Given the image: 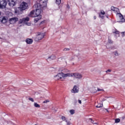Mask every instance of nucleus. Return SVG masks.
Wrapping results in <instances>:
<instances>
[{
	"mask_svg": "<svg viewBox=\"0 0 125 125\" xmlns=\"http://www.w3.org/2000/svg\"><path fill=\"white\" fill-rule=\"evenodd\" d=\"M42 3H44L43 5H42ZM46 4V2H44V0H41L40 3L37 4V8L36 9L35 15V11H32L30 12L29 16L30 17H36L37 16H42L41 13L42 12V7H43V5Z\"/></svg>",
	"mask_w": 125,
	"mask_h": 125,
	"instance_id": "obj_1",
	"label": "nucleus"
},
{
	"mask_svg": "<svg viewBox=\"0 0 125 125\" xmlns=\"http://www.w3.org/2000/svg\"><path fill=\"white\" fill-rule=\"evenodd\" d=\"M60 72H61V74L63 75V79H66V78L71 77V74L72 73H70V70L64 68H61L59 69Z\"/></svg>",
	"mask_w": 125,
	"mask_h": 125,
	"instance_id": "obj_2",
	"label": "nucleus"
},
{
	"mask_svg": "<svg viewBox=\"0 0 125 125\" xmlns=\"http://www.w3.org/2000/svg\"><path fill=\"white\" fill-rule=\"evenodd\" d=\"M44 38V33H38V35L34 38L35 42H39Z\"/></svg>",
	"mask_w": 125,
	"mask_h": 125,
	"instance_id": "obj_3",
	"label": "nucleus"
},
{
	"mask_svg": "<svg viewBox=\"0 0 125 125\" xmlns=\"http://www.w3.org/2000/svg\"><path fill=\"white\" fill-rule=\"evenodd\" d=\"M71 76L70 77H72L73 78H75V79H82L83 78V75L82 74L79 73H71Z\"/></svg>",
	"mask_w": 125,
	"mask_h": 125,
	"instance_id": "obj_4",
	"label": "nucleus"
},
{
	"mask_svg": "<svg viewBox=\"0 0 125 125\" xmlns=\"http://www.w3.org/2000/svg\"><path fill=\"white\" fill-rule=\"evenodd\" d=\"M7 4L6 0H0V8H5Z\"/></svg>",
	"mask_w": 125,
	"mask_h": 125,
	"instance_id": "obj_5",
	"label": "nucleus"
},
{
	"mask_svg": "<svg viewBox=\"0 0 125 125\" xmlns=\"http://www.w3.org/2000/svg\"><path fill=\"white\" fill-rule=\"evenodd\" d=\"M29 20V17L23 18V19L19 20V24H22V23H27V22H28Z\"/></svg>",
	"mask_w": 125,
	"mask_h": 125,
	"instance_id": "obj_6",
	"label": "nucleus"
},
{
	"mask_svg": "<svg viewBox=\"0 0 125 125\" xmlns=\"http://www.w3.org/2000/svg\"><path fill=\"white\" fill-rule=\"evenodd\" d=\"M20 7L21 9L25 10L28 8V4L25 2H22L20 5Z\"/></svg>",
	"mask_w": 125,
	"mask_h": 125,
	"instance_id": "obj_7",
	"label": "nucleus"
},
{
	"mask_svg": "<svg viewBox=\"0 0 125 125\" xmlns=\"http://www.w3.org/2000/svg\"><path fill=\"white\" fill-rule=\"evenodd\" d=\"M10 24H15V23H16L18 21V18L17 17H14L12 18H11L9 20Z\"/></svg>",
	"mask_w": 125,
	"mask_h": 125,
	"instance_id": "obj_8",
	"label": "nucleus"
},
{
	"mask_svg": "<svg viewBox=\"0 0 125 125\" xmlns=\"http://www.w3.org/2000/svg\"><path fill=\"white\" fill-rule=\"evenodd\" d=\"M62 78H63V75L61 73H59L57 75L54 77V79L55 81H58V80H60L62 79Z\"/></svg>",
	"mask_w": 125,
	"mask_h": 125,
	"instance_id": "obj_9",
	"label": "nucleus"
},
{
	"mask_svg": "<svg viewBox=\"0 0 125 125\" xmlns=\"http://www.w3.org/2000/svg\"><path fill=\"white\" fill-rule=\"evenodd\" d=\"M23 9L21 8V7L17 8L15 10V13L17 14L18 15H19V14H22L23 13Z\"/></svg>",
	"mask_w": 125,
	"mask_h": 125,
	"instance_id": "obj_10",
	"label": "nucleus"
},
{
	"mask_svg": "<svg viewBox=\"0 0 125 125\" xmlns=\"http://www.w3.org/2000/svg\"><path fill=\"white\" fill-rule=\"evenodd\" d=\"M8 2L9 6L13 7L16 4V2L14 0H8Z\"/></svg>",
	"mask_w": 125,
	"mask_h": 125,
	"instance_id": "obj_11",
	"label": "nucleus"
},
{
	"mask_svg": "<svg viewBox=\"0 0 125 125\" xmlns=\"http://www.w3.org/2000/svg\"><path fill=\"white\" fill-rule=\"evenodd\" d=\"M71 92L73 93H78V92H79V88H77V86L75 85L71 91Z\"/></svg>",
	"mask_w": 125,
	"mask_h": 125,
	"instance_id": "obj_12",
	"label": "nucleus"
},
{
	"mask_svg": "<svg viewBox=\"0 0 125 125\" xmlns=\"http://www.w3.org/2000/svg\"><path fill=\"white\" fill-rule=\"evenodd\" d=\"M62 121H64L65 122H66V123H67V125H70V122L68 121V119L64 116L62 117Z\"/></svg>",
	"mask_w": 125,
	"mask_h": 125,
	"instance_id": "obj_13",
	"label": "nucleus"
},
{
	"mask_svg": "<svg viewBox=\"0 0 125 125\" xmlns=\"http://www.w3.org/2000/svg\"><path fill=\"white\" fill-rule=\"evenodd\" d=\"M26 42L28 44H31V43H33V39L28 38L26 40Z\"/></svg>",
	"mask_w": 125,
	"mask_h": 125,
	"instance_id": "obj_14",
	"label": "nucleus"
},
{
	"mask_svg": "<svg viewBox=\"0 0 125 125\" xmlns=\"http://www.w3.org/2000/svg\"><path fill=\"white\" fill-rule=\"evenodd\" d=\"M7 21V18L5 17H3L2 18H1V22L2 23H6V22Z\"/></svg>",
	"mask_w": 125,
	"mask_h": 125,
	"instance_id": "obj_15",
	"label": "nucleus"
},
{
	"mask_svg": "<svg viewBox=\"0 0 125 125\" xmlns=\"http://www.w3.org/2000/svg\"><path fill=\"white\" fill-rule=\"evenodd\" d=\"M42 19V16H37L36 18L34 19V22L37 23L39 20H41Z\"/></svg>",
	"mask_w": 125,
	"mask_h": 125,
	"instance_id": "obj_16",
	"label": "nucleus"
},
{
	"mask_svg": "<svg viewBox=\"0 0 125 125\" xmlns=\"http://www.w3.org/2000/svg\"><path fill=\"white\" fill-rule=\"evenodd\" d=\"M56 58V57H55L54 55H52L48 58V60L50 61L51 60H55Z\"/></svg>",
	"mask_w": 125,
	"mask_h": 125,
	"instance_id": "obj_17",
	"label": "nucleus"
},
{
	"mask_svg": "<svg viewBox=\"0 0 125 125\" xmlns=\"http://www.w3.org/2000/svg\"><path fill=\"white\" fill-rule=\"evenodd\" d=\"M111 9L113 11H116V12H118L119 11V9L118 8H115L114 6H111Z\"/></svg>",
	"mask_w": 125,
	"mask_h": 125,
	"instance_id": "obj_18",
	"label": "nucleus"
},
{
	"mask_svg": "<svg viewBox=\"0 0 125 125\" xmlns=\"http://www.w3.org/2000/svg\"><path fill=\"white\" fill-rule=\"evenodd\" d=\"M34 106L35 108H41V105L37 103H34Z\"/></svg>",
	"mask_w": 125,
	"mask_h": 125,
	"instance_id": "obj_19",
	"label": "nucleus"
},
{
	"mask_svg": "<svg viewBox=\"0 0 125 125\" xmlns=\"http://www.w3.org/2000/svg\"><path fill=\"white\" fill-rule=\"evenodd\" d=\"M115 56H120V53H119V52L118 51H115L113 52Z\"/></svg>",
	"mask_w": 125,
	"mask_h": 125,
	"instance_id": "obj_20",
	"label": "nucleus"
},
{
	"mask_svg": "<svg viewBox=\"0 0 125 125\" xmlns=\"http://www.w3.org/2000/svg\"><path fill=\"white\" fill-rule=\"evenodd\" d=\"M96 107V108H102L103 107V104H99Z\"/></svg>",
	"mask_w": 125,
	"mask_h": 125,
	"instance_id": "obj_21",
	"label": "nucleus"
},
{
	"mask_svg": "<svg viewBox=\"0 0 125 125\" xmlns=\"http://www.w3.org/2000/svg\"><path fill=\"white\" fill-rule=\"evenodd\" d=\"M70 113L71 115H74V114H75V110L74 109L70 110Z\"/></svg>",
	"mask_w": 125,
	"mask_h": 125,
	"instance_id": "obj_22",
	"label": "nucleus"
},
{
	"mask_svg": "<svg viewBox=\"0 0 125 125\" xmlns=\"http://www.w3.org/2000/svg\"><path fill=\"white\" fill-rule=\"evenodd\" d=\"M56 3L58 5L60 4L61 3V0H56Z\"/></svg>",
	"mask_w": 125,
	"mask_h": 125,
	"instance_id": "obj_23",
	"label": "nucleus"
},
{
	"mask_svg": "<svg viewBox=\"0 0 125 125\" xmlns=\"http://www.w3.org/2000/svg\"><path fill=\"white\" fill-rule=\"evenodd\" d=\"M92 92H93L94 93H95L97 92V90H96L95 87L93 88Z\"/></svg>",
	"mask_w": 125,
	"mask_h": 125,
	"instance_id": "obj_24",
	"label": "nucleus"
},
{
	"mask_svg": "<svg viewBox=\"0 0 125 125\" xmlns=\"http://www.w3.org/2000/svg\"><path fill=\"white\" fill-rule=\"evenodd\" d=\"M29 84H32V83H33V81L32 80H28V82H27Z\"/></svg>",
	"mask_w": 125,
	"mask_h": 125,
	"instance_id": "obj_25",
	"label": "nucleus"
},
{
	"mask_svg": "<svg viewBox=\"0 0 125 125\" xmlns=\"http://www.w3.org/2000/svg\"><path fill=\"white\" fill-rule=\"evenodd\" d=\"M108 43L111 44L113 43V41L110 39L109 37H108Z\"/></svg>",
	"mask_w": 125,
	"mask_h": 125,
	"instance_id": "obj_26",
	"label": "nucleus"
},
{
	"mask_svg": "<svg viewBox=\"0 0 125 125\" xmlns=\"http://www.w3.org/2000/svg\"><path fill=\"white\" fill-rule=\"evenodd\" d=\"M99 16L100 18H102V19H104V15H101V14H100Z\"/></svg>",
	"mask_w": 125,
	"mask_h": 125,
	"instance_id": "obj_27",
	"label": "nucleus"
},
{
	"mask_svg": "<svg viewBox=\"0 0 125 125\" xmlns=\"http://www.w3.org/2000/svg\"><path fill=\"white\" fill-rule=\"evenodd\" d=\"M121 19H122V22H125V19H124V17L123 16H120Z\"/></svg>",
	"mask_w": 125,
	"mask_h": 125,
	"instance_id": "obj_28",
	"label": "nucleus"
},
{
	"mask_svg": "<svg viewBox=\"0 0 125 125\" xmlns=\"http://www.w3.org/2000/svg\"><path fill=\"white\" fill-rule=\"evenodd\" d=\"M120 119H115V123L118 124V123H120Z\"/></svg>",
	"mask_w": 125,
	"mask_h": 125,
	"instance_id": "obj_29",
	"label": "nucleus"
},
{
	"mask_svg": "<svg viewBox=\"0 0 125 125\" xmlns=\"http://www.w3.org/2000/svg\"><path fill=\"white\" fill-rule=\"evenodd\" d=\"M97 91H104L103 89H100L99 88H97Z\"/></svg>",
	"mask_w": 125,
	"mask_h": 125,
	"instance_id": "obj_30",
	"label": "nucleus"
},
{
	"mask_svg": "<svg viewBox=\"0 0 125 125\" xmlns=\"http://www.w3.org/2000/svg\"><path fill=\"white\" fill-rule=\"evenodd\" d=\"M69 50H70V48H65L63 49L64 51H69Z\"/></svg>",
	"mask_w": 125,
	"mask_h": 125,
	"instance_id": "obj_31",
	"label": "nucleus"
},
{
	"mask_svg": "<svg viewBox=\"0 0 125 125\" xmlns=\"http://www.w3.org/2000/svg\"><path fill=\"white\" fill-rule=\"evenodd\" d=\"M121 34L122 35V37H125V31L121 32Z\"/></svg>",
	"mask_w": 125,
	"mask_h": 125,
	"instance_id": "obj_32",
	"label": "nucleus"
},
{
	"mask_svg": "<svg viewBox=\"0 0 125 125\" xmlns=\"http://www.w3.org/2000/svg\"><path fill=\"white\" fill-rule=\"evenodd\" d=\"M28 100L30 101H31V102H34V99L32 98H29Z\"/></svg>",
	"mask_w": 125,
	"mask_h": 125,
	"instance_id": "obj_33",
	"label": "nucleus"
},
{
	"mask_svg": "<svg viewBox=\"0 0 125 125\" xmlns=\"http://www.w3.org/2000/svg\"><path fill=\"white\" fill-rule=\"evenodd\" d=\"M100 14H101L102 15H104L105 12H104V11H101V13Z\"/></svg>",
	"mask_w": 125,
	"mask_h": 125,
	"instance_id": "obj_34",
	"label": "nucleus"
},
{
	"mask_svg": "<svg viewBox=\"0 0 125 125\" xmlns=\"http://www.w3.org/2000/svg\"><path fill=\"white\" fill-rule=\"evenodd\" d=\"M89 120H90V121H91V122L92 123V124H96V123H94V121H92V119L90 118Z\"/></svg>",
	"mask_w": 125,
	"mask_h": 125,
	"instance_id": "obj_35",
	"label": "nucleus"
},
{
	"mask_svg": "<svg viewBox=\"0 0 125 125\" xmlns=\"http://www.w3.org/2000/svg\"><path fill=\"white\" fill-rule=\"evenodd\" d=\"M119 31H116L113 32V34H114V35H119Z\"/></svg>",
	"mask_w": 125,
	"mask_h": 125,
	"instance_id": "obj_36",
	"label": "nucleus"
},
{
	"mask_svg": "<svg viewBox=\"0 0 125 125\" xmlns=\"http://www.w3.org/2000/svg\"><path fill=\"white\" fill-rule=\"evenodd\" d=\"M48 102H49V100H46L44 101L43 102V103H48Z\"/></svg>",
	"mask_w": 125,
	"mask_h": 125,
	"instance_id": "obj_37",
	"label": "nucleus"
},
{
	"mask_svg": "<svg viewBox=\"0 0 125 125\" xmlns=\"http://www.w3.org/2000/svg\"><path fill=\"white\" fill-rule=\"evenodd\" d=\"M106 73H108V72H109V73H111V72H112V70H111V69H108L107 71H105Z\"/></svg>",
	"mask_w": 125,
	"mask_h": 125,
	"instance_id": "obj_38",
	"label": "nucleus"
},
{
	"mask_svg": "<svg viewBox=\"0 0 125 125\" xmlns=\"http://www.w3.org/2000/svg\"><path fill=\"white\" fill-rule=\"evenodd\" d=\"M78 103H79V104H82V101H81V100H79L78 101Z\"/></svg>",
	"mask_w": 125,
	"mask_h": 125,
	"instance_id": "obj_39",
	"label": "nucleus"
},
{
	"mask_svg": "<svg viewBox=\"0 0 125 125\" xmlns=\"http://www.w3.org/2000/svg\"><path fill=\"white\" fill-rule=\"evenodd\" d=\"M26 25H27V26H30V25H31V23H27Z\"/></svg>",
	"mask_w": 125,
	"mask_h": 125,
	"instance_id": "obj_40",
	"label": "nucleus"
},
{
	"mask_svg": "<svg viewBox=\"0 0 125 125\" xmlns=\"http://www.w3.org/2000/svg\"><path fill=\"white\" fill-rule=\"evenodd\" d=\"M75 104H77V100H74Z\"/></svg>",
	"mask_w": 125,
	"mask_h": 125,
	"instance_id": "obj_41",
	"label": "nucleus"
},
{
	"mask_svg": "<svg viewBox=\"0 0 125 125\" xmlns=\"http://www.w3.org/2000/svg\"><path fill=\"white\" fill-rule=\"evenodd\" d=\"M67 8H68V9L70 8V6H69V5H67Z\"/></svg>",
	"mask_w": 125,
	"mask_h": 125,
	"instance_id": "obj_42",
	"label": "nucleus"
},
{
	"mask_svg": "<svg viewBox=\"0 0 125 125\" xmlns=\"http://www.w3.org/2000/svg\"><path fill=\"white\" fill-rule=\"evenodd\" d=\"M94 19L95 20V19H96V16H94Z\"/></svg>",
	"mask_w": 125,
	"mask_h": 125,
	"instance_id": "obj_43",
	"label": "nucleus"
},
{
	"mask_svg": "<svg viewBox=\"0 0 125 125\" xmlns=\"http://www.w3.org/2000/svg\"><path fill=\"white\" fill-rule=\"evenodd\" d=\"M103 101H105V100L103 99V100L102 101V102H103Z\"/></svg>",
	"mask_w": 125,
	"mask_h": 125,
	"instance_id": "obj_44",
	"label": "nucleus"
},
{
	"mask_svg": "<svg viewBox=\"0 0 125 125\" xmlns=\"http://www.w3.org/2000/svg\"><path fill=\"white\" fill-rule=\"evenodd\" d=\"M1 13H0V15H1Z\"/></svg>",
	"mask_w": 125,
	"mask_h": 125,
	"instance_id": "obj_45",
	"label": "nucleus"
}]
</instances>
